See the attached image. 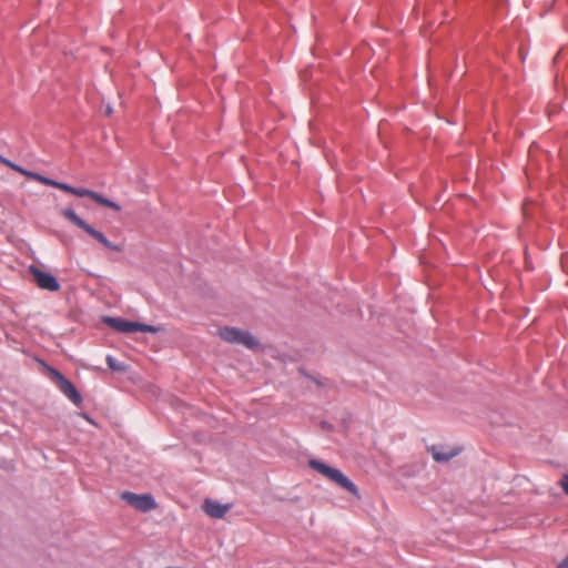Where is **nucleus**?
<instances>
[{
    "label": "nucleus",
    "mask_w": 568,
    "mask_h": 568,
    "mask_svg": "<svg viewBox=\"0 0 568 568\" xmlns=\"http://www.w3.org/2000/svg\"><path fill=\"white\" fill-rule=\"evenodd\" d=\"M310 467L341 488L347 490L353 496H355L357 499H361L359 490L357 486L347 477L345 476L339 469L328 466L327 464L323 463L318 459H311L310 460Z\"/></svg>",
    "instance_id": "f257e3e1"
},
{
    "label": "nucleus",
    "mask_w": 568,
    "mask_h": 568,
    "mask_svg": "<svg viewBox=\"0 0 568 568\" xmlns=\"http://www.w3.org/2000/svg\"><path fill=\"white\" fill-rule=\"evenodd\" d=\"M220 336L223 341L231 344H241L248 349L258 347V341L247 331H242L236 327H223L220 329Z\"/></svg>",
    "instance_id": "20e7f679"
},
{
    "label": "nucleus",
    "mask_w": 568,
    "mask_h": 568,
    "mask_svg": "<svg viewBox=\"0 0 568 568\" xmlns=\"http://www.w3.org/2000/svg\"><path fill=\"white\" fill-rule=\"evenodd\" d=\"M106 364H108V367L113 371V372H123L125 366L123 363H120L119 361H116L113 356L111 355H108L106 358Z\"/></svg>",
    "instance_id": "9b49d317"
},
{
    "label": "nucleus",
    "mask_w": 568,
    "mask_h": 568,
    "mask_svg": "<svg viewBox=\"0 0 568 568\" xmlns=\"http://www.w3.org/2000/svg\"><path fill=\"white\" fill-rule=\"evenodd\" d=\"M557 568H568V555L558 564Z\"/></svg>",
    "instance_id": "dca6fc26"
},
{
    "label": "nucleus",
    "mask_w": 568,
    "mask_h": 568,
    "mask_svg": "<svg viewBox=\"0 0 568 568\" xmlns=\"http://www.w3.org/2000/svg\"><path fill=\"white\" fill-rule=\"evenodd\" d=\"M10 162V160L3 158L1 154H0V163L4 164L6 166H8V163Z\"/></svg>",
    "instance_id": "f3484780"
},
{
    "label": "nucleus",
    "mask_w": 568,
    "mask_h": 568,
    "mask_svg": "<svg viewBox=\"0 0 568 568\" xmlns=\"http://www.w3.org/2000/svg\"><path fill=\"white\" fill-rule=\"evenodd\" d=\"M61 215L74 224L75 226L82 229L85 233H88L90 236H92L94 240H97L99 243H101L104 247L112 252H120L121 247L116 244H113L110 242L106 236L92 227L90 224H88L83 219H81L72 207H64L61 210Z\"/></svg>",
    "instance_id": "f03ea898"
},
{
    "label": "nucleus",
    "mask_w": 568,
    "mask_h": 568,
    "mask_svg": "<svg viewBox=\"0 0 568 568\" xmlns=\"http://www.w3.org/2000/svg\"><path fill=\"white\" fill-rule=\"evenodd\" d=\"M121 499L134 509L148 513L156 508V501L151 494H135L131 491H124L121 494Z\"/></svg>",
    "instance_id": "39448f33"
},
{
    "label": "nucleus",
    "mask_w": 568,
    "mask_h": 568,
    "mask_svg": "<svg viewBox=\"0 0 568 568\" xmlns=\"http://www.w3.org/2000/svg\"><path fill=\"white\" fill-rule=\"evenodd\" d=\"M72 194L78 197H90L94 202L99 203L100 205L110 207L114 211L121 210V206L118 203L106 199L105 196L101 195L100 193H98L95 191H92V190H89L85 187H73Z\"/></svg>",
    "instance_id": "6e6552de"
},
{
    "label": "nucleus",
    "mask_w": 568,
    "mask_h": 568,
    "mask_svg": "<svg viewBox=\"0 0 568 568\" xmlns=\"http://www.w3.org/2000/svg\"><path fill=\"white\" fill-rule=\"evenodd\" d=\"M105 113H106L108 115H110V114L112 113V109H111V106H108V108H106Z\"/></svg>",
    "instance_id": "a211bd4d"
},
{
    "label": "nucleus",
    "mask_w": 568,
    "mask_h": 568,
    "mask_svg": "<svg viewBox=\"0 0 568 568\" xmlns=\"http://www.w3.org/2000/svg\"><path fill=\"white\" fill-rule=\"evenodd\" d=\"M53 187H57L59 190H62L64 192H68V193H73V187L72 185L70 184H67V183H63V182H59V181H55L54 180V184L52 185Z\"/></svg>",
    "instance_id": "4468645a"
},
{
    "label": "nucleus",
    "mask_w": 568,
    "mask_h": 568,
    "mask_svg": "<svg viewBox=\"0 0 568 568\" xmlns=\"http://www.w3.org/2000/svg\"><path fill=\"white\" fill-rule=\"evenodd\" d=\"M230 507L216 500L206 499L204 503L205 513L212 518H223L229 511Z\"/></svg>",
    "instance_id": "1a4fd4ad"
},
{
    "label": "nucleus",
    "mask_w": 568,
    "mask_h": 568,
    "mask_svg": "<svg viewBox=\"0 0 568 568\" xmlns=\"http://www.w3.org/2000/svg\"><path fill=\"white\" fill-rule=\"evenodd\" d=\"M53 377L58 383L60 392L68 397L74 405L80 406L82 404V396L75 386L64 377L60 372L52 369Z\"/></svg>",
    "instance_id": "423d86ee"
},
{
    "label": "nucleus",
    "mask_w": 568,
    "mask_h": 568,
    "mask_svg": "<svg viewBox=\"0 0 568 568\" xmlns=\"http://www.w3.org/2000/svg\"><path fill=\"white\" fill-rule=\"evenodd\" d=\"M29 179H32L34 181H38L44 185H48V186H52L54 184V180L53 179H50V178H47V176H43L39 173H36V172H32L31 171V175H29Z\"/></svg>",
    "instance_id": "f8f14e48"
},
{
    "label": "nucleus",
    "mask_w": 568,
    "mask_h": 568,
    "mask_svg": "<svg viewBox=\"0 0 568 568\" xmlns=\"http://www.w3.org/2000/svg\"><path fill=\"white\" fill-rule=\"evenodd\" d=\"M560 485H561L565 494L568 495V474L564 475V477L561 478Z\"/></svg>",
    "instance_id": "2eb2a0df"
},
{
    "label": "nucleus",
    "mask_w": 568,
    "mask_h": 568,
    "mask_svg": "<svg viewBox=\"0 0 568 568\" xmlns=\"http://www.w3.org/2000/svg\"><path fill=\"white\" fill-rule=\"evenodd\" d=\"M429 452L433 455V458L438 463H446L449 462L452 458H454L456 455H458V449H449L446 450L443 446H432L429 448Z\"/></svg>",
    "instance_id": "9d476101"
},
{
    "label": "nucleus",
    "mask_w": 568,
    "mask_h": 568,
    "mask_svg": "<svg viewBox=\"0 0 568 568\" xmlns=\"http://www.w3.org/2000/svg\"><path fill=\"white\" fill-rule=\"evenodd\" d=\"M30 273L33 275L37 285L40 288L49 292H57L60 290V284L52 274L45 273L36 266H30Z\"/></svg>",
    "instance_id": "0eeeda50"
},
{
    "label": "nucleus",
    "mask_w": 568,
    "mask_h": 568,
    "mask_svg": "<svg viewBox=\"0 0 568 568\" xmlns=\"http://www.w3.org/2000/svg\"><path fill=\"white\" fill-rule=\"evenodd\" d=\"M103 323L116 332L126 333V334L134 333V332L155 334V333L163 331V327H161V326H154V325L143 324V323H139V322H131V321H128V320H124L121 317L104 316Z\"/></svg>",
    "instance_id": "7ed1b4c3"
},
{
    "label": "nucleus",
    "mask_w": 568,
    "mask_h": 568,
    "mask_svg": "<svg viewBox=\"0 0 568 568\" xmlns=\"http://www.w3.org/2000/svg\"><path fill=\"white\" fill-rule=\"evenodd\" d=\"M8 168L14 170L16 172L21 173L22 175H24L27 178H29V175H31V171H28V170L23 169L22 166L13 163L11 161L8 163Z\"/></svg>",
    "instance_id": "ddd939ff"
}]
</instances>
